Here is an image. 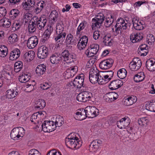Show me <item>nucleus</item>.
<instances>
[{
	"label": "nucleus",
	"instance_id": "nucleus-1",
	"mask_svg": "<svg viewBox=\"0 0 155 155\" xmlns=\"http://www.w3.org/2000/svg\"><path fill=\"white\" fill-rule=\"evenodd\" d=\"M65 143L66 146L71 149H78L81 145V142L74 133H71L65 138Z\"/></svg>",
	"mask_w": 155,
	"mask_h": 155
},
{
	"label": "nucleus",
	"instance_id": "nucleus-2",
	"mask_svg": "<svg viewBox=\"0 0 155 155\" xmlns=\"http://www.w3.org/2000/svg\"><path fill=\"white\" fill-rule=\"evenodd\" d=\"M41 124V127L45 132H51L55 129V125H54V122L53 121L45 120Z\"/></svg>",
	"mask_w": 155,
	"mask_h": 155
},
{
	"label": "nucleus",
	"instance_id": "nucleus-3",
	"mask_svg": "<svg viewBox=\"0 0 155 155\" xmlns=\"http://www.w3.org/2000/svg\"><path fill=\"white\" fill-rule=\"evenodd\" d=\"M105 17L101 13H100L97 16V17L93 18L92 20V27L93 28H100L104 21Z\"/></svg>",
	"mask_w": 155,
	"mask_h": 155
},
{
	"label": "nucleus",
	"instance_id": "nucleus-4",
	"mask_svg": "<svg viewBox=\"0 0 155 155\" xmlns=\"http://www.w3.org/2000/svg\"><path fill=\"white\" fill-rule=\"evenodd\" d=\"M99 49L98 45L94 44H91L86 51V54L88 57H92L97 53Z\"/></svg>",
	"mask_w": 155,
	"mask_h": 155
},
{
	"label": "nucleus",
	"instance_id": "nucleus-5",
	"mask_svg": "<svg viewBox=\"0 0 155 155\" xmlns=\"http://www.w3.org/2000/svg\"><path fill=\"white\" fill-rule=\"evenodd\" d=\"M34 19L36 20L35 23L38 28L39 30L43 31L47 22V20L45 17L44 16H42L37 20V17L35 16L33 18V19Z\"/></svg>",
	"mask_w": 155,
	"mask_h": 155
},
{
	"label": "nucleus",
	"instance_id": "nucleus-6",
	"mask_svg": "<svg viewBox=\"0 0 155 155\" xmlns=\"http://www.w3.org/2000/svg\"><path fill=\"white\" fill-rule=\"evenodd\" d=\"M84 74H81L74 78L73 81V85L78 88H80L82 87H84Z\"/></svg>",
	"mask_w": 155,
	"mask_h": 155
},
{
	"label": "nucleus",
	"instance_id": "nucleus-7",
	"mask_svg": "<svg viewBox=\"0 0 155 155\" xmlns=\"http://www.w3.org/2000/svg\"><path fill=\"white\" fill-rule=\"evenodd\" d=\"M48 49L45 46H41L38 48L37 56L38 58L44 59L46 58L48 54Z\"/></svg>",
	"mask_w": 155,
	"mask_h": 155
},
{
	"label": "nucleus",
	"instance_id": "nucleus-8",
	"mask_svg": "<svg viewBox=\"0 0 155 155\" xmlns=\"http://www.w3.org/2000/svg\"><path fill=\"white\" fill-rule=\"evenodd\" d=\"M113 63L114 61L112 59H107L102 61L100 63L99 67L102 69H107L112 66Z\"/></svg>",
	"mask_w": 155,
	"mask_h": 155
},
{
	"label": "nucleus",
	"instance_id": "nucleus-9",
	"mask_svg": "<svg viewBox=\"0 0 155 155\" xmlns=\"http://www.w3.org/2000/svg\"><path fill=\"white\" fill-rule=\"evenodd\" d=\"M102 141L99 140H96L93 141L89 145V150L90 152H96L102 144Z\"/></svg>",
	"mask_w": 155,
	"mask_h": 155
},
{
	"label": "nucleus",
	"instance_id": "nucleus-10",
	"mask_svg": "<svg viewBox=\"0 0 155 155\" xmlns=\"http://www.w3.org/2000/svg\"><path fill=\"white\" fill-rule=\"evenodd\" d=\"M89 118H93L98 115V110L94 107L89 106L86 107Z\"/></svg>",
	"mask_w": 155,
	"mask_h": 155
},
{
	"label": "nucleus",
	"instance_id": "nucleus-11",
	"mask_svg": "<svg viewBox=\"0 0 155 155\" xmlns=\"http://www.w3.org/2000/svg\"><path fill=\"white\" fill-rule=\"evenodd\" d=\"M118 96V95L117 93L112 92L105 94L104 98L106 102H110L117 99Z\"/></svg>",
	"mask_w": 155,
	"mask_h": 155
},
{
	"label": "nucleus",
	"instance_id": "nucleus-12",
	"mask_svg": "<svg viewBox=\"0 0 155 155\" xmlns=\"http://www.w3.org/2000/svg\"><path fill=\"white\" fill-rule=\"evenodd\" d=\"M86 109H82L79 110V111L77 112L74 116V118L78 120H82L83 119L88 117V115L87 113Z\"/></svg>",
	"mask_w": 155,
	"mask_h": 155
},
{
	"label": "nucleus",
	"instance_id": "nucleus-13",
	"mask_svg": "<svg viewBox=\"0 0 155 155\" xmlns=\"http://www.w3.org/2000/svg\"><path fill=\"white\" fill-rule=\"evenodd\" d=\"M38 43L37 37L34 36L31 37L28 39L27 43V47L30 49H32L35 48Z\"/></svg>",
	"mask_w": 155,
	"mask_h": 155
},
{
	"label": "nucleus",
	"instance_id": "nucleus-14",
	"mask_svg": "<svg viewBox=\"0 0 155 155\" xmlns=\"http://www.w3.org/2000/svg\"><path fill=\"white\" fill-rule=\"evenodd\" d=\"M123 84L122 81L119 79L111 81L109 86L111 90H116L120 87Z\"/></svg>",
	"mask_w": 155,
	"mask_h": 155
},
{
	"label": "nucleus",
	"instance_id": "nucleus-15",
	"mask_svg": "<svg viewBox=\"0 0 155 155\" xmlns=\"http://www.w3.org/2000/svg\"><path fill=\"white\" fill-rule=\"evenodd\" d=\"M11 138L14 140H17L20 139V137H23V135L20 134L19 127L14 128L12 130L10 133Z\"/></svg>",
	"mask_w": 155,
	"mask_h": 155
},
{
	"label": "nucleus",
	"instance_id": "nucleus-16",
	"mask_svg": "<svg viewBox=\"0 0 155 155\" xmlns=\"http://www.w3.org/2000/svg\"><path fill=\"white\" fill-rule=\"evenodd\" d=\"M132 22L133 26L136 30H140L143 29L144 24H143V21H139L137 18H134L132 19Z\"/></svg>",
	"mask_w": 155,
	"mask_h": 155
},
{
	"label": "nucleus",
	"instance_id": "nucleus-17",
	"mask_svg": "<svg viewBox=\"0 0 155 155\" xmlns=\"http://www.w3.org/2000/svg\"><path fill=\"white\" fill-rule=\"evenodd\" d=\"M35 0H25L24 2H23L22 5L25 10L31 9L35 5Z\"/></svg>",
	"mask_w": 155,
	"mask_h": 155
},
{
	"label": "nucleus",
	"instance_id": "nucleus-18",
	"mask_svg": "<svg viewBox=\"0 0 155 155\" xmlns=\"http://www.w3.org/2000/svg\"><path fill=\"white\" fill-rule=\"evenodd\" d=\"M61 56L64 59L63 61H64L70 63L73 61V58L71 57V55H70L69 52L67 50H65L62 52Z\"/></svg>",
	"mask_w": 155,
	"mask_h": 155
},
{
	"label": "nucleus",
	"instance_id": "nucleus-19",
	"mask_svg": "<svg viewBox=\"0 0 155 155\" xmlns=\"http://www.w3.org/2000/svg\"><path fill=\"white\" fill-rule=\"evenodd\" d=\"M18 91L16 87L9 89L6 91V96L9 99L13 98L18 94Z\"/></svg>",
	"mask_w": 155,
	"mask_h": 155
},
{
	"label": "nucleus",
	"instance_id": "nucleus-20",
	"mask_svg": "<svg viewBox=\"0 0 155 155\" xmlns=\"http://www.w3.org/2000/svg\"><path fill=\"white\" fill-rule=\"evenodd\" d=\"M62 59L61 55L56 53L52 54L50 58L51 63L56 64H58Z\"/></svg>",
	"mask_w": 155,
	"mask_h": 155
},
{
	"label": "nucleus",
	"instance_id": "nucleus-21",
	"mask_svg": "<svg viewBox=\"0 0 155 155\" xmlns=\"http://www.w3.org/2000/svg\"><path fill=\"white\" fill-rule=\"evenodd\" d=\"M20 54V51L18 49H15L12 51L10 54L9 59L12 61L16 60Z\"/></svg>",
	"mask_w": 155,
	"mask_h": 155
},
{
	"label": "nucleus",
	"instance_id": "nucleus-22",
	"mask_svg": "<svg viewBox=\"0 0 155 155\" xmlns=\"http://www.w3.org/2000/svg\"><path fill=\"white\" fill-rule=\"evenodd\" d=\"M146 65L147 68L150 71H155V61L150 59L146 61Z\"/></svg>",
	"mask_w": 155,
	"mask_h": 155
},
{
	"label": "nucleus",
	"instance_id": "nucleus-23",
	"mask_svg": "<svg viewBox=\"0 0 155 155\" xmlns=\"http://www.w3.org/2000/svg\"><path fill=\"white\" fill-rule=\"evenodd\" d=\"M45 71L46 66L43 64H41L38 65L36 68V74L38 76H40L43 74Z\"/></svg>",
	"mask_w": 155,
	"mask_h": 155
},
{
	"label": "nucleus",
	"instance_id": "nucleus-24",
	"mask_svg": "<svg viewBox=\"0 0 155 155\" xmlns=\"http://www.w3.org/2000/svg\"><path fill=\"white\" fill-rule=\"evenodd\" d=\"M126 118L124 117L122 118L120 121H117V127L120 129L125 128L127 127L129 124V122H127V124H125V122H126Z\"/></svg>",
	"mask_w": 155,
	"mask_h": 155
},
{
	"label": "nucleus",
	"instance_id": "nucleus-25",
	"mask_svg": "<svg viewBox=\"0 0 155 155\" xmlns=\"http://www.w3.org/2000/svg\"><path fill=\"white\" fill-rule=\"evenodd\" d=\"M146 109L150 111L155 112V101L152 100L147 102L146 106Z\"/></svg>",
	"mask_w": 155,
	"mask_h": 155
},
{
	"label": "nucleus",
	"instance_id": "nucleus-26",
	"mask_svg": "<svg viewBox=\"0 0 155 155\" xmlns=\"http://www.w3.org/2000/svg\"><path fill=\"white\" fill-rule=\"evenodd\" d=\"M46 103L44 100L39 99L36 102L35 107L39 109H43L45 106Z\"/></svg>",
	"mask_w": 155,
	"mask_h": 155
},
{
	"label": "nucleus",
	"instance_id": "nucleus-27",
	"mask_svg": "<svg viewBox=\"0 0 155 155\" xmlns=\"http://www.w3.org/2000/svg\"><path fill=\"white\" fill-rule=\"evenodd\" d=\"M137 100V97L133 95H132L131 96L128 97L125 100V102L126 103L127 105L130 106L136 102Z\"/></svg>",
	"mask_w": 155,
	"mask_h": 155
},
{
	"label": "nucleus",
	"instance_id": "nucleus-28",
	"mask_svg": "<svg viewBox=\"0 0 155 155\" xmlns=\"http://www.w3.org/2000/svg\"><path fill=\"white\" fill-rule=\"evenodd\" d=\"M145 76L143 73H139L135 75L134 78V81L136 82L142 81L144 79Z\"/></svg>",
	"mask_w": 155,
	"mask_h": 155
},
{
	"label": "nucleus",
	"instance_id": "nucleus-29",
	"mask_svg": "<svg viewBox=\"0 0 155 155\" xmlns=\"http://www.w3.org/2000/svg\"><path fill=\"white\" fill-rule=\"evenodd\" d=\"M103 42L107 46H111L112 44V39L110 35H105L103 38Z\"/></svg>",
	"mask_w": 155,
	"mask_h": 155
},
{
	"label": "nucleus",
	"instance_id": "nucleus-30",
	"mask_svg": "<svg viewBox=\"0 0 155 155\" xmlns=\"http://www.w3.org/2000/svg\"><path fill=\"white\" fill-rule=\"evenodd\" d=\"M114 19L113 15H110V18H106L104 22V25L106 28H108L112 25Z\"/></svg>",
	"mask_w": 155,
	"mask_h": 155
},
{
	"label": "nucleus",
	"instance_id": "nucleus-31",
	"mask_svg": "<svg viewBox=\"0 0 155 155\" xmlns=\"http://www.w3.org/2000/svg\"><path fill=\"white\" fill-rule=\"evenodd\" d=\"M66 33H56L55 37L54 40L56 41L60 42L61 41L64 40L66 35Z\"/></svg>",
	"mask_w": 155,
	"mask_h": 155
},
{
	"label": "nucleus",
	"instance_id": "nucleus-32",
	"mask_svg": "<svg viewBox=\"0 0 155 155\" xmlns=\"http://www.w3.org/2000/svg\"><path fill=\"white\" fill-rule=\"evenodd\" d=\"M65 42L66 43V45L68 46L70 45H73L74 43V39L73 35L71 34H68Z\"/></svg>",
	"mask_w": 155,
	"mask_h": 155
},
{
	"label": "nucleus",
	"instance_id": "nucleus-33",
	"mask_svg": "<svg viewBox=\"0 0 155 155\" xmlns=\"http://www.w3.org/2000/svg\"><path fill=\"white\" fill-rule=\"evenodd\" d=\"M55 120L54 125H55V128L61 126L64 123L63 118L60 116H57Z\"/></svg>",
	"mask_w": 155,
	"mask_h": 155
},
{
	"label": "nucleus",
	"instance_id": "nucleus-34",
	"mask_svg": "<svg viewBox=\"0 0 155 155\" xmlns=\"http://www.w3.org/2000/svg\"><path fill=\"white\" fill-rule=\"evenodd\" d=\"M8 53V49L5 45L0 46V56L2 57H5Z\"/></svg>",
	"mask_w": 155,
	"mask_h": 155
},
{
	"label": "nucleus",
	"instance_id": "nucleus-35",
	"mask_svg": "<svg viewBox=\"0 0 155 155\" xmlns=\"http://www.w3.org/2000/svg\"><path fill=\"white\" fill-rule=\"evenodd\" d=\"M36 26L35 20L34 21H32L31 22H30L28 26L29 32L31 33L34 32L36 30Z\"/></svg>",
	"mask_w": 155,
	"mask_h": 155
},
{
	"label": "nucleus",
	"instance_id": "nucleus-36",
	"mask_svg": "<svg viewBox=\"0 0 155 155\" xmlns=\"http://www.w3.org/2000/svg\"><path fill=\"white\" fill-rule=\"evenodd\" d=\"M127 72L124 68L120 69L117 72V75L119 78L121 79H124L126 76Z\"/></svg>",
	"mask_w": 155,
	"mask_h": 155
},
{
	"label": "nucleus",
	"instance_id": "nucleus-37",
	"mask_svg": "<svg viewBox=\"0 0 155 155\" xmlns=\"http://www.w3.org/2000/svg\"><path fill=\"white\" fill-rule=\"evenodd\" d=\"M30 78V77L28 76V74H24L20 76L18 79L21 82L25 83L29 81Z\"/></svg>",
	"mask_w": 155,
	"mask_h": 155
},
{
	"label": "nucleus",
	"instance_id": "nucleus-38",
	"mask_svg": "<svg viewBox=\"0 0 155 155\" xmlns=\"http://www.w3.org/2000/svg\"><path fill=\"white\" fill-rule=\"evenodd\" d=\"M34 51H29L26 52L24 55V58H25L27 61L28 60L31 61L34 58Z\"/></svg>",
	"mask_w": 155,
	"mask_h": 155
},
{
	"label": "nucleus",
	"instance_id": "nucleus-39",
	"mask_svg": "<svg viewBox=\"0 0 155 155\" xmlns=\"http://www.w3.org/2000/svg\"><path fill=\"white\" fill-rule=\"evenodd\" d=\"M82 93L83 95L85 102L87 101L90 100L91 98L93 97L92 93L88 91H84L82 92Z\"/></svg>",
	"mask_w": 155,
	"mask_h": 155
},
{
	"label": "nucleus",
	"instance_id": "nucleus-40",
	"mask_svg": "<svg viewBox=\"0 0 155 155\" xmlns=\"http://www.w3.org/2000/svg\"><path fill=\"white\" fill-rule=\"evenodd\" d=\"M22 63L21 61L16 62L14 65V71L16 72H18L21 71L22 67Z\"/></svg>",
	"mask_w": 155,
	"mask_h": 155
},
{
	"label": "nucleus",
	"instance_id": "nucleus-41",
	"mask_svg": "<svg viewBox=\"0 0 155 155\" xmlns=\"http://www.w3.org/2000/svg\"><path fill=\"white\" fill-rule=\"evenodd\" d=\"M103 73V71H100L98 73L97 75V78L98 83L99 84H104V81L105 79H104V74Z\"/></svg>",
	"mask_w": 155,
	"mask_h": 155
},
{
	"label": "nucleus",
	"instance_id": "nucleus-42",
	"mask_svg": "<svg viewBox=\"0 0 155 155\" xmlns=\"http://www.w3.org/2000/svg\"><path fill=\"white\" fill-rule=\"evenodd\" d=\"M0 23L1 22L2 24V26L8 28L11 25V22L9 20L6 18L4 19H2L0 21Z\"/></svg>",
	"mask_w": 155,
	"mask_h": 155
},
{
	"label": "nucleus",
	"instance_id": "nucleus-43",
	"mask_svg": "<svg viewBox=\"0 0 155 155\" xmlns=\"http://www.w3.org/2000/svg\"><path fill=\"white\" fill-rule=\"evenodd\" d=\"M117 22L119 23L120 25L121 26V28L124 30L126 29L128 26V24L125 22V21L122 18H120L119 19H118Z\"/></svg>",
	"mask_w": 155,
	"mask_h": 155
},
{
	"label": "nucleus",
	"instance_id": "nucleus-44",
	"mask_svg": "<svg viewBox=\"0 0 155 155\" xmlns=\"http://www.w3.org/2000/svg\"><path fill=\"white\" fill-rule=\"evenodd\" d=\"M8 40L11 44L17 42L18 41L17 35L15 34H11L9 37Z\"/></svg>",
	"mask_w": 155,
	"mask_h": 155
},
{
	"label": "nucleus",
	"instance_id": "nucleus-45",
	"mask_svg": "<svg viewBox=\"0 0 155 155\" xmlns=\"http://www.w3.org/2000/svg\"><path fill=\"white\" fill-rule=\"evenodd\" d=\"M19 11L17 9H14L11 11L10 16L12 17V19L16 18L19 14Z\"/></svg>",
	"mask_w": 155,
	"mask_h": 155
},
{
	"label": "nucleus",
	"instance_id": "nucleus-46",
	"mask_svg": "<svg viewBox=\"0 0 155 155\" xmlns=\"http://www.w3.org/2000/svg\"><path fill=\"white\" fill-rule=\"evenodd\" d=\"M149 120L146 117H143L140 118L138 120V123L140 125H145L147 124Z\"/></svg>",
	"mask_w": 155,
	"mask_h": 155
},
{
	"label": "nucleus",
	"instance_id": "nucleus-47",
	"mask_svg": "<svg viewBox=\"0 0 155 155\" xmlns=\"http://www.w3.org/2000/svg\"><path fill=\"white\" fill-rule=\"evenodd\" d=\"M58 17V13L55 10L52 11L51 13L49 16V17L50 19L55 22Z\"/></svg>",
	"mask_w": 155,
	"mask_h": 155
},
{
	"label": "nucleus",
	"instance_id": "nucleus-48",
	"mask_svg": "<svg viewBox=\"0 0 155 155\" xmlns=\"http://www.w3.org/2000/svg\"><path fill=\"white\" fill-rule=\"evenodd\" d=\"M146 40L148 44H152L155 41L154 36L152 34H149L147 36Z\"/></svg>",
	"mask_w": 155,
	"mask_h": 155
},
{
	"label": "nucleus",
	"instance_id": "nucleus-49",
	"mask_svg": "<svg viewBox=\"0 0 155 155\" xmlns=\"http://www.w3.org/2000/svg\"><path fill=\"white\" fill-rule=\"evenodd\" d=\"M129 67L130 69L132 71H135L138 70L140 67V66H138L134 62H131L129 64Z\"/></svg>",
	"mask_w": 155,
	"mask_h": 155
},
{
	"label": "nucleus",
	"instance_id": "nucleus-50",
	"mask_svg": "<svg viewBox=\"0 0 155 155\" xmlns=\"http://www.w3.org/2000/svg\"><path fill=\"white\" fill-rule=\"evenodd\" d=\"M86 24V23H85V22H82L80 24L77 29L76 32L77 35L80 34V31L83 30L85 26V25Z\"/></svg>",
	"mask_w": 155,
	"mask_h": 155
},
{
	"label": "nucleus",
	"instance_id": "nucleus-51",
	"mask_svg": "<svg viewBox=\"0 0 155 155\" xmlns=\"http://www.w3.org/2000/svg\"><path fill=\"white\" fill-rule=\"evenodd\" d=\"M25 87H26L25 89V90L27 92H30L34 89L33 85L29 84V83L25 84Z\"/></svg>",
	"mask_w": 155,
	"mask_h": 155
},
{
	"label": "nucleus",
	"instance_id": "nucleus-52",
	"mask_svg": "<svg viewBox=\"0 0 155 155\" xmlns=\"http://www.w3.org/2000/svg\"><path fill=\"white\" fill-rule=\"evenodd\" d=\"M99 72L97 69H94L92 68L90 69L89 76H91V75L94 76L96 75L97 76Z\"/></svg>",
	"mask_w": 155,
	"mask_h": 155
},
{
	"label": "nucleus",
	"instance_id": "nucleus-53",
	"mask_svg": "<svg viewBox=\"0 0 155 155\" xmlns=\"http://www.w3.org/2000/svg\"><path fill=\"white\" fill-rule=\"evenodd\" d=\"M89 79L90 82L93 84H95L98 83V79L97 76L94 75V76H89Z\"/></svg>",
	"mask_w": 155,
	"mask_h": 155
},
{
	"label": "nucleus",
	"instance_id": "nucleus-54",
	"mask_svg": "<svg viewBox=\"0 0 155 155\" xmlns=\"http://www.w3.org/2000/svg\"><path fill=\"white\" fill-rule=\"evenodd\" d=\"M21 24L22 23L21 22L18 21H16L12 25V26H13V28L14 27L15 30H18L21 25Z\"/></svg>",
	"mask_w": 155,
	"mask_h": 155
},
{
	"label": "nucleus",
	"instance_id": "nucleus-55",
	"mask_svg": "<svg viewBox=\"0 0 155 155\" xmlns=\"http://www.w3.org/2000/svg\"><path fill=\"white\" fill-rule=\"evenodd\" d=\"M135 35V40L136 42L139 41H140L142 39L143 36L142 33H137Z\"/></svg>",
	"mask_w": 155,
	"mask_h": 155
},
{
	"label": "nucleus",
	"instance_id": "nucleus-56",
	"mask_svg": "<svg viewBox=\"0 0 155 155\" xmlns=\"http://www.w3.org/2000/svg\"><path fill=\"white\" fill-rule=\"evenodd\" d=\"M63 27L61 24H58L56 25V33H63Z\"/></svg>",
	"mask_w": 155,
	"mask_h": 155
},
{
	"label": "nucleus",
	"instance_id": "nucleus-57",
	"mask_svg": "<svg viewBox=\"0 0 155 155\" xmlns=\"http://www.w3.org/2000/svg\"><path fill=\"white\" fill-rule=\"evenodd\" d=\"M115 31L116 32V35H117L121 32L122 30V28H121V26L120 25L119 23H117L115 25Z\"/></svg>",
	"mask_w": 155,
	"mask_h": 155
},
{
	"label": "nucleus",
	"instance_id": "nucleus-58",
	"mask_svg": "<svg viewBox=\"0 0 155 155\" xmlns=\"http://www.w3.org/2000/svg\"><path fill=\"white\" fill-rule=\"evenodd\" d=\"M28 154V155H41V153L37 150L34 149L29 151Z\"/></svg>",
	"mask_w": 155,
	"mask_h": 155
},
{
	"label": "nucleus",
	"instance_id": "nucleus-59",
	"mask_svg": "<svg viewBox=\"0 0 155 155\" xmlns=\"http://www.w3.org/2000/svg\"><path fill=\"white\" fill-rule=\"evenodd\" d=\"M131 62L136 64L138 66L141 67L142 65L141 60L138 58H134Z\"/></svg>",
	"mask_w": 155,
	"mask_h": 155
},
{
	"label": "nucleus",
	"instance_id": "nucleus-60",
	"mask_svg": "<svg viewBox=\"0 0 155 155\" xmlns=\"http://www.w3.org/2000/svg\"><path fill=\"white\" fill-rule=\"evenodd\" d=\"M104 73H106V77L109 78V80H111V78L113 77L114 72L112 71H103Z\"/></svg>",
	"mask_w": 155,
	"mask_h": 155
},
{
	"label": "nucleus",
	"instance_id": "nucleus-61",
	"mask_svg": "<svg viewBox=\"0 0 155 155\" xmlns=\"http://www.w3.org/2000/svg\"><path fill=\"white\" fill-rule=\"evenodd\" d=\"M77 100L81 102H85L84 97L82 93L79 94L77 97Z\"/></svg>",
	"mask_w": 155,
	"mask_h": 155
},
{
	"label": "nucleus",
	"instance_id": "nucleus-62",
	"mask_svg": "<svg viewBox=\"0 0 155 155\" xmlns=\"http://www.w3.org/2000/svg\"><path fill=\"white\" fill-rule=\"evenodd\" d=\"M148 52V50H147V49H146V51H145V50H138V54L140 55L141 56H146Z\"/></svg>",
	"mask_w": 155,
	"mask_h": 155
},
{
	"label": "nucleus",
	"instance_id": "nucleus-63",
	"mask_svg": "<svg viewBox=\"0 0 155 155\" xmlns=\"http://www.w3.org/2000/svg\"><path fill=\"white\" fill-rule=\"evenodd\" d=\"M80 41H81V40H80L79 41V42L78 45V48L80 49V50H82L85 47L87 44L84 43H83V42H80Z\"/></svg>",
	"mask_w": 155,
	"mask_h": 155
},
{
	"label": "nucleus",
	"instance_id": "nucleus-64",
	"mask_svg": "<svg viewBox=\"0 0 155 155\" xmlns=\"http://www.w3.org/2000/svg\"><path fill=\"white\" fill-rule=\"evenodd\" d=\"M6 14V9L3 7L0 8V16H4Z\"/></svg>",
	"mask_w": 155,
	"mask_h": 155
}]
</instances>
